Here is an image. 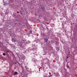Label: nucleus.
I'll return each mask as SVG.
<instances>
[{
	"label": "nucleus",
	"instance_id": "obj_13",
	"mask_svg": "<svg viewBox=\"0 0 77 77\" xmlns=\"http://www.w3.org/2000/svg\"><path fill=\"white\" fill-rule=\"evenodd\" d=\"M17 22H18V20L17 19H16L15 20Z\"/></svg>",
	"mask_w": 77,
	"mask_h": 77
},
{
	"label": "nucleus",
	"instance_id": "obj_6",
	"mask_svg": "<svg viewBox=\"0 0 77 77\" xmlns=\"http://www.w3.org/2000/svg\"><path fill=\"white\" fill-rule=\"evenodd\" d=\"M17 74H18V72H14V73L13 75H17Z\"/></svg>",
	"mask_w": 77,
	"mask_h": 77
},
{
	"label": "nucleus",
	"instance_id": "obj_3",
	"mask_svg": "<svg viewBox=\"0 0 77 77\" xmlns=\"http://www.w3.org/2000/svg\"><path fill=\"white\" fill-rule=\"evenodd\" d=\"M44 41H45V42H48V40L47 38H44Z\"/></svg>",
	"mask_w": 77,
	"mask_h": 77
},
{
	"label": "nucleus",
	"instance_id": "obj_18",
	"mask_svg": "<svg viewBox=\"0 0 77 77\" xmlns=\"http://www.w3.org/2000/svg\"><path fill=\"white\" fill-rule=\"evenodd\" d=\"M18 64H20V63H18Z\"/></svg>",
	"mask_w": 77,
	"mask_h": 77
},
{
	"label": "nucleus",
	"instance_id": "obj_12",
	"mask_svg": "<svg viewBox=\"0 0 77 77\" xmlns=\"http://www.w3.org/2000/svg\"><path fill=\"white\" fill-rule=\"evenodd\" d=\"M48 77H52V75H49Z\"/></svg>",
	"mask_w": 77,
	"mask_h": 77
},
{
	"label": "nucleus",
	"instance_id": "obj_10",
	"mask_svg": "<svg viewBox=\"0 0 77 77\" xmlns=\"http://www.w3.org/2000/svg\"><path fill=\"white\" fill-rule=\"evenodd\" d=\"M22 43H24V40H22Z\"/></svg>",
	"mask_w": 77,
	"mask_h": 77
},
{
	"label": "nucleus",
	"instance_id": "obj_1",
	"mask_svg": "<svg viewBox=\"0 0 77 77\" xmlns=\"http://www.w3.org/2000/svg\"><path fill=\"white\" fill-rule=\"evenodd\" d=\"M11 41L12 42H16V39L13 38H12Z\"/></svg>",
	"mask_w": 77,
	"mask_h": 77
},
{
	"label": "nucleus",
	"instance_id": "obj_21",
	"mask_svg": "<svg viewBox=\"0 0 77 77\" xmlns=\"http://www.w3.org/2000/svg\"><path fill=\"white\" fill-rule=\"evenodd\" d=\"M35 15H36V14H35Z\"/></svg>",
	"mask_w": 77,
	"mask_h": 77
},
{
	"label": "nucleus",
	"instance_id": "obj_19",
	"mask_svg": "<svg viewBox=\"0 0 77 77\" xmlns=\"http://www.w3.org/2000/svg\"><path fill=\"white\" fill-rule=\"evenodd\" d=\"M20 66V64H19Z\"/></svg>",
	"mask_w": 77,
	"mask_h": 77
},
{
	"label": "nucleus",
	"instance_id": "obj_5",
	"mask_svg": "<svg viewBox=\"0 0 77 77\" xmlns=\"http://www.w3.org/2000/svg\"><path fill=\"white\" fill-rule=\"evenodd\" d=\"M6 51V53H9V52L11 53L12 52L11 51H10L9 50H7Z\"/></svg>",
	"mask_w": 77,
	"mask_h": 77
},
{
	"label": "nucleus",
	"instance_id": "obj_20",
	"mask_svg": "<svg viewBox=\"0 0 77 77\" xmlns=\"http://www.w3.org/2000/svg\"><path fill=\"white\" fill-rule=\"evenodd\" d=\"M45 54H43V55H45Z\"/></svg>",
	"mask_w": 77,
	"mask_h": 77
},
{
	"label": "nucleus",
	"instance_id": "obj_17",
	"mask_svg": "<svg viewBox=\"0 0 77 77\" xmlns=\"http://www.w3.org/2000/svg\"><path fill=\"white\" fill-rule=\"evenodd\" d=\"M15 64H17V63H15Z\"/></svg>",
	"mask_w": 77,
	"mask_h": 77
},
{
	"label": "nucleus",
	"instance_id": "obj_15",
	"mask_svg": "<svg viewBox=\"0 0 77 77\" xmlns=\"http://www.w3.org/2000/svg\"><path fill=\"white\" fill-rule=\"evenodd\" d=\"M22 12H21V11H20V13H22Z\"/></svg>",
	"mask_w": 77,
	"mask_h": 77
},
{
	"label": "nucleus",
	"instance_id": "obj_11",
	"mask_svg": "<svg viewBox=\"0 0 77 77\" xmlns=\"http://www.w3.org/2000/svg\"><path fill=\"white\" fill-rule=\"evenodd\" d=\"M3 55L4 56H6V54H5V53H4L3 54Z\"/></svg>",
	"mask_w": 77,
	"mask_h": 77
},
{
	"label": "nucleus",
	"instance_id": "obj_22",
	"mask_svg": "<svg viewBox=\"0 0 77 77\" xmlns=\"http://www.w3.org/2000/svg\"><path fill=\"white\" fill-rule=\"evenodd\" d=\"M67 68H69V67H67Z\"/></svg>",
	"mask_w": 77,
	"mask_h": 77
},
{
	"label": "nucleus",
	"instance_id": "obj_16",
	"mask_svg": "<svg viewBox=\"0 0 77 77\" xmlns=\"http://www.w3.org/2000/svg\"><path fill=\"white\" fill-rule=\"evenodd\" d=\"M32 31H30V32H32Z\"/></svg>",
	"mask_w": 77,
	"mask_h": 77
},
{
	"label": "nucleus",
	"instance_id": "obj_14",
	"mask_svg": "<svg viewBox=\"0 0 77 77\" xmlns=\"http://www.w3.org/2000/svg\"><path fill=\"white\" fill-rule=\"evenodd\" d=\"M60 20H62V18H60Z\"/></svg>",
	"mask_w": 77,
	"mask_h": 77
},
{
	"label": "nucleus",
	"instance_id": "obj_9",
	"mask_svg": "<svg viewBox=\"0 0 77 77\" xmlns=\"http://www.w3.org/2000/svg\"><path fill=\"white\" fill-rule=\"evenodd\" d=\"M25 69L28 70V68H27V66H25Z\"/></svg>",
	"mask_w": 77,
	"mask_h": 77
},
{
	"label": "nucleus",
	"instance_id": "obj_7",
	"mask_svg": "<svg viewBox=\"0 0 77 77\" xmlns=\"http://www.w3.org/2000/svg\"><path fill=\"white\" fill-rule=\"evenodd\" d=\"M42 11H45V8L44 7H42Z\"/></svg>",
	"mask_w": 77,
	"mask_h": 77
},
{
	"label": "nucleus",
	"instance_id": "obj_4",
	"mask_svg": "<svg viewBox=\"0 0 77 77\" xmlns=\"http://www.w3.org/2000/svg\"><path fill=\"white\" fill-rule=\"evenodd\" d=\"M56 50L57 51H59V50H60V48L59 47H57L56 48Z\"/></svg>",
	"mask_w": 77,
	"mask_h": 77
},
{
	"label": "nucleus",
	"instance_id": "obj_8",
	"mask_svg": "<svg viewBox=\"0 0 77 77\" xmlns=\"http://www.w3.org/2000/svg\"><path fill=\"white\" fill-rule=\"evenodd\" d=\"M51 26H53L52 27H53L54 26V23H52L51 24Z\"/></svg>",
	"mask_w": 77,
	"mask_h": 77
},
{
	"label": "nucleus",
	"instance_id": "obj_23",
	"mask_svg": "<svg viewBox=\"0 0 77 77\" xmlns=\"http://www.w3.org/2000/svg\"><path fill=\"white\" fill-rule=\"evenodd\" d=\"M67 58H69V57H67Z\"/></svg>",
	"mask_w": 77,
	"mask_h": 77
},
{
	"label": "nucleus",
	"instance_id": "obj_2",
	"mask_svg": "<svg viewBox=\"0 0 77 77\" xmlns=\"http://www.w3.org/2000/svg\"><path fill=\"white\" fill-rule=\"evenodd\" d=\"M21 58L23 60H25V59H26V57L24 56H22L21 57Z\"/></svg>",
	"mask_w": 77,
	"mask_h": 77
}]
</instances>
